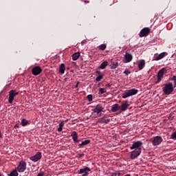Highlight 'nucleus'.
Wrapping results in <instances>:
<instances>
[{"label":"nucleus","instance_id":"f257e3e1","mask_svg":"<svg viewBox=\"0 0 176 176\" xmlns=\"http://www.w3.org/2000/svg\"><path fill=\"white\" fill-rule=\"evenodd\" d=\"M136 94H138V89H135L134 88L126 90L124 93L122 94V98H129V97H131L133 96H135Z\"/></svg>","mask_w":176,"mask_h":176},{"label":"nucleus","instance_id":"f03ea898","mask_svg":"<svg viewBox=\"0 0 176 176\" xmlns=\"http://www.w3.org/2000/svg\"><path fill=\"white\" fill-rule=\"evenodd\" d=\"M162 90L166 96H170V94H171L174 91V87L173 85V82H168V84H165V86L162 88Z\"/></svg>","mask_w":176,"mask_h":176},{"label":"nucleus","instance_id":"7ed1b4c3","mask_svg":"<svg viewBox=\"0 0 176 176\" xmlns=\"http://www.w3.org/2000/svg\"><path fill=\"white\" fill-rule=\"evenodd\" d=\"M164 74H167V69L166 68H162L158 72L157 75V80L155 82L156 85L162 82V79H163V76H164Z\"/></svg>","mask_w":176,"mask_h":176},{"label":"nucleus","instance_id":"20e7f679","mask_svg":"<svg viewBox=\"0 0 176 176\" xmlns=\"http://www.w3.org/2000/svg\"><path fill=\"white\" fill-rule=\"evenodd\" d=\"M16 96H19V92H17V91L12 89L9 91L8 102L10 104L13 103V100H14V97H16Z\"/></svg>","mask_w":176,"mask_h":176},{"label":"nucleus","instance_id":"39448f33","mask_svg":"<svg viewBox=\"0 0 176 176\" xmlns=\"http://www.w3.org/2000/svg\"><path fill=\"white\" fill-rule=\"evenodd\" d=\"M27 168V163L24 161H21L19 166H17V171L19 173H24Z\"/></svg>","mask_w":176,"mask_h":176},{"label":"nucleus","instance_id":"423d86ee","mask_svg":"<svg viewBox=\"0 0 176 176\" xmlns=\"http://www.w3.org/2000/svg\"><path fill=\"white\" fill-rule=\"evenodd\" d=\"M142 148V142L137 141L132 144V146L130 147V149L131 151H133V149H135V151H138V149H141Z\"/></svg>","mask_w":176,"mask_h":176},{"label":"nucleus","instance_id":"0eeeda50","mask_svg":"<svg viewBox=\"0 0 176 176\" xmlns=\"http://www.w3.org/2000/svg\"><path fill=\"white\" fill-rule=\"evenodd\" d=\"M162 142H163V138H162V137L160 136H155L152 141V144L154 146H157V145H160Z\"/></svg>","mask_w":176,"mask_h":176},{"label":"nucleus","instance_id":"6e6552de","mask_svg":"<svg viewBox=\"0 0 176 176\" xmlns=\"http://www.w3.org/2000/svg\"><path fill=\"white\" fill-rule=\"evenodd\" d=\"M151 33V29L149 28H143L140 32V37L143 38V36H148Z\"/></svg>","mask_w":176,"mask_h":176},{"label":"nucleus","instance_id":"1a4fd4ad","mask_svg":"<svg viewBox=\"0 0 176 176\" xmlns=\"http://www.w3.org/2000/svg\"><path fill=\"white\" fill-rule=\"evenodd\" d=\"M32 75H34V76H38V75L42 74V68L39 66L33 67L32 69Z\"/></svg>","mask_w":176,"mask_h":176},{"label":"nucleus","instance_id":"9d476101","mask_svg":"<svg viewBox=\"0 0 176 176\" xmlns=\"http://www.w3.org/2000/svg\"><path fill=\"white\" fill-rule=\"evenodd\" d=\"M142 150L138 149V150H135L131 153V159L132 160H134V159H137L138 157L141 155Z\"/></svg>","mask_w":176,"mask_h":176},{"label":"nucleus","instance_id":"9b49d317","mask_svg":"<svg viewBox=\"0 0 176 176\" xmlns=\"http://www.w3.org/2000/svg\"><path fill=\"white\" fill-rule=\"evenodd\" d=\"M41 159H42V153L41 151H38L36 155L30 157L32 162H38Z\"/></svg>","mask_w":176,"mask_h":176},{"label":"nucleus","instance_id":"f8f14e48","mask_svg":"<svg viewBox=\"0 0 176 176\" xmlns=\"http://www.w3.org/2000/svg\"><path fill=\"white\" fill-rule=\"evenodd\" d=\"M90 171H91V170L89 169V167H85L80 169L78 174H82V176H87L89 175V173H90Z\"/></svg>","mask_w":176,"mask_h":176},{"label":"nucleus","instance_id":"ddd939ff","mask_svg":"<svg viewBox=\"0 0 176 176\" xmlns=\"http://www.w3.org/2000/svg\"><path fill=\"white\" fill-rule=\"evenodd\" d=\"M71 137L72 138V140L75 144H78V142H79V140L78 139V133L76 131H73L71 133Z\"/></svg>","mask_w":176,"mask_h":176},{"label":"nucleus","instance_id":"4468645a","mask_svg":"<svg viewBox=\"0 0 176 176\" xmlns=\"http://www.w3.org/2000/svg\"><path fill=\"white\" fill-rule=\"evenodd\" d=\"M166 52H162L159 55H155L154 56L155 61H159V60H162V58H164V56H166Z\"/></svg>","mask_w":176,"mask_h":176},{"label":"nucleus","instance_id":"2eb2a0df","mask_svg":"<svg viewBox=\"0 0 176 176\" xmlns=\"http://www.w3.org/2000/svg\"><path fill=\"white\" fill-rule=\"evenodd\" d=\"M124 58L126 63H130L133 60V55H131V54L126 52L125 53Z\"/></svg>","mask_w":176,"mask_h":176},{"label":"nucleus","instance_id":"dca6fc26","mask_svg":"<svg viewBox=\"0 0 176 176\" xmlns=\"http://www.w3.org/2000/svg\"><path fill=\"white\" fill-rule=\"evenodd\" d=\"M129 107L128 101L123 102L121 104V111H126Z\"/></svg>","mask_w":176,"mask_h":176},{"label":"nucleus","instance_id":"f3484780","mask_svg":"<svg viewBox=\"0 0 176 176\" xmlns=\"http://www.w3.org/2000/svg\"><path fill=\"white\" fill-rule=\"evenodd\" d=\"M59 72L62 74H64V73L65 72V65L64 63L60 65Z\"/></svg>","mask_w":176,"mask_h":176},{"label":"nucleus","instance_id":"a211bd4d","mask_svg":"<svg viewBox=\"0 0 176 176\" xmlns=\"http://www.w3.org/2000/svg\"><path fill=\"white\" fill-rule=\"evenodd\" d=\"M79 57H80V52H76V53L73 54H72L73 61H76V60H78V58H79Z\"/></svg>","mask_w":176,"mask_h":176},{"label":"nucleus","instance_id":"6ab92c4d","mask_svg":"<svg viewBox=\"0 0 176 176\" xmlns=\"http://www.w3.org/2000/svg\"><path fill=\"white\" fill-rule=\"evenodd\" d=\"M144 67H145V60H141L138 65L139 71L144 69Z\"/></svg>","mask_w":176,"mask_h":176},{"label":"nucleus","instance_id":"aec40b11","mask_svg":"<svg viewBox=\"0 0 176 176\" xmlns=\"http://www.w3.org/2000/svg\"><path fill=\"white\" fill-rule=\"evenodd\" d=\"M109 122H111V119H105V118H100L98 120V123H109Z\"/></svg>","mask_w":176,"mask_h":176},{"label":"nucleus","instance_id":"412c9836","mask_svg":"<svg viewBox=\"0 0 176 176\" xmlns=\"http://www.w3.org/2000/svg\"><path fill=\"white\" fill-rule=\"evenodd\" d=\"M108 67V62L107 61H104L103 63H101L100 66V69H105V68Z\"/></svg>","mask_w":176,"mask_h":176},{"label":"nucleus","instance_id":"4be33fe9","mask_svg":"<svg viewBox=\"0 0 176 176\" xmlns=\"http://www.w3.org/2000/svg\"><path fill=\"white\" fill-rule=\"evenodd\" d=\"M102 109H104V107H102V105L97 104L94 109H91V111H102Z\"/></svg>","mask_w":176,"mask_h":176},{"label":"nucleus","instance_id":"5701e85b","mask_svg":"<svg viewBox=\"0 0 176 176\" xmlns=\"http://www.w3.org/2000/svg\"><path fill=\"white\" fill-rule=\"evenodd\" d=\"M118 66H119V64L117 62H113L110 65L111 69H116V68H118Z\"/></svg>","mask_w":176,"mask_h":176},{"label":"nucleus","instance_id":"b1692460","mask_svg":"<svg viewBox=\"0 0 176 176\" xmlns=\"http://www.w3.org/2000/svg\"><path fill=\"white\" fill-rule=\"evenodd\" d=\"M64 127V121H62L60 124H59V126L58 128V133H61V131H63V128Z\"/></svg>","mask_w":176,"mask_h":176},{"label":"nucleus","instance_id":"393cba45","mask_svg":"<svg viewBox=\"0 0 176 176\" xmlns=\"http://www.w3.org/2000/svg\"><path fill=\"white\" fill-rule=\"evenodd\" d=\"M90 142V140H86L82 142L81 144H79V146H83L85 145H89V143Z\"/></svg>","mask_w":176,"mask_h":176},{"label":"nucleus","instance_id":"a878e982","mask_svg":"<svg viewBox=\"0 0 176 176\" xmlns=\"http://www.w3.org/2000/svg\"><path fill=\"white\" fill-rule=\"evenodd\" d=\"M9 176H19V173L17 172V169L12 171L9 175Z\"/></svg>","mask_w":176,"mask_h":176},{"label":"nucleus","instance_id":"bb28decb","mask_svg":"<svg viewBox=\"0 0 176 176\" xmlns=\"http://www.w3.org/2000/svg\"><path fill=\"white\" fill-rule=\"evenodd\" d=\"M111 111H119V104H115L112 106Z\"/></svg>","mask_w":176,"mask_h":176},{"label":"nucleus","instance_id":"cd10ccee","mask_svg":"<svg viewBox=\"0 0 176 176\" xmlns=\"http://www.w3.org/2000/svg\"><path fill=\"white\" fill-rule=\"evenodd\" d=\"M91 118H98V111H92L91 114Z\"/></svg>","mask_w":176,"mask_h":176},{"label":"nucleus","instance_id":"c85d7f7f","mask_svg":"<svg viewBox=\"0 0 176 176\" xmlns=\"http://www.w3.org/2000/svg\"><path fill=\"white\" fill-rule=\"evenodd\" d=\"M105 117V111H98V117Z\"/></svg>","mask_w":176,"mask_h":176},{"label":"nucleus","instance_id":"c756f323","mask_svg":"<svg viewBox=\"0 0 176 176\" xmlns=\"http://www.w3.org/2000/svg\"><path fill=\"white\" fill-rule=\"evenodd\" d=\"M98 49H99V50H105V49H107V45L102 44V45H99Z\"/></svg>","mask_w":176,"mask_h":176},{"label":"nucleus","instance_id":"7c9ffc66","mask_svg":"<svg viewBox=\"0 0 176 176\" xmlns=\"http://www.w3.org/2000/svg\"><path fill=\"white\" fill-rule=\"evenodd\" d=\"M28 124V121L24 118L22 119L21 125L24 126H27Z\"/></svg>","mask_w":176,"mask_h":176},{"label":"nucleus","instance_id":"2f4dec72","mask_svg":"<svg viewBox=\"0 0 176 176\" xmlns=\"http://www.w3.org/2000/svg\"><path fill=\"white\" fill-rule=\"evenodd\" d=\"M102 78H104V75H100L98 77L96 78V82H100L101 80V79H102Z\"/></svg>","mask_w":176,"mask_h":176},{"label":"nucleus","instance_id":"473e14b6","mask_svg":"<svg viewBox=\"0 0 176 176\" xmlns=\"http://www.w3.org/2000/svg\"><path fill=\"white\" fill-rule=\"evenodd\" d=\"M99 92L100 94H104V93H107L105 88H99Z\"/></svg>","mask_w":176,"mask_h":176},{"label":"nucleus","instance_id":"72a5a7b5","mask_svg":"<svg viewBox=\"0 0 176 176\" xmlns=\"http://www.w3.org/2000/svg\"><path fill=\"white\" fill-rule=\"evenodd\" d=\"M87 98L88 101H89V102L93 101V95H91V94L88 95L87 96Z\"/></svg>","mask_w":176,"mask_h":176},{"label":"nucleus","instance_id":"f704fd0d","mask_svg":"<svg viewBox=\"0 0 176 176\" xmlns=\"http://www.w3.org/2000/svg\"><path fill=\"white\" fill-rule=\"evenodd\" d=\"M123 74H124L127 76L129 74H131V72L129 71V69H125Z\"/></svg>","mask_w":176,"mask_h":176},{"label":"nucleus","instance_id":"c9c22d12","mask_svg":"<svg viewBox=\"0 0 176 176\" xmlns=\"http://www.w3.org/2000/svg\"><path fill=\"white\" fill-rule=\"evenodd\" d=\"M171 139L172 140H176V131L172 133L171 135Z\"/></svg>","mask_w":176,"mask_h":176},{"label":"nucleus","instance_id":"e433bc0d","mask_svg":"<svg viewBox=\"0 0 176 176\" xmlns=\"http://www.w3.org/2000/svg\"><path fill=\"white\" fill-rule=\"evenodd\" d=\"M87 43V40L86 39L82 40V41L81 42L82 46H83V45H86Z\"/></svg>","mask_w":176,"mask_h":176},{"label":"nucleus","instance_id":"4c0bfd02","mask_svg":"<svg viewBox=\"0 0 176 176\" xmlns=\"http://www.w3.org/2000/svg\"><path fill=\"white\" fill-rule=\"evenodd\" d=\"M172 80H173L174 85H175V86L176 87V76H174L172 78Z\"/></svg>","mask_w":176,"mask_h":176},{"label":"nucleus","instance_id":"58836bf2","mask_svg":"<svg viewBox=\"0 0 176 176\" xmlns=\"http://www.w3.org/2000/svg\"><path fill=\"white\" fill-rule=\"evenodd\" d=\"M37 176H45V173L43 172H41L38 173Z\"/></svg>","mask_w":176,"mask_h":176},{"label":"nucleus","instance_id":"ea45409f","mask_svg":"<svg viewBox=\"0 0 176 176\" xmlns=\"http://www.w3.org/2000/svg\"><path fill=\"white\" fill-rule=\"evenodd\" d=\"M96 74H98V75H101V72H100V71H98V70H97L96 72Z\"/></svg>","mask_w":176,"mask_h":176},{"label":"nucleus","instance_id":"a19ab883","mask_svg":"<svg viewBox=\"0 0 176 176\" xmlns=\"http://www.w3.org/2000/svg\"><path fill=\"white\" fill-rule=\"evenodd\" d=\"M106 87H111V84H107V85H106Z\"/></svg>","mask_w":176,"mask_h":176},{"label":"nucleus","instance_id":"79ce46f5","mask_svg":"<svg viewBox=\"0 0 176 176\" xmlns=\"http://www.w3.org/2000/svg\"><path fill=\"white\" fill-rule=\"evenodd\" d=\"M2 138V133L0 131V138Z\"/></svg>","mask_w":176,"mask_h":176},{"label":"nucleus","instance_id":"37998d69","mask_svg":"<svg viewBox=\"0 0 176 176\" xmlns=\"http://www.w3.org/2000/svg\"><path fill=\"white\" fill-rule=\"evenodd\" d=\"M78 85H79V82H78V83L76 85V87H78Z\"/></svg>","mask_w":176,"mask_h":176},{"label":"nucleus","instance_id":"c03bdc74","mask_svg":"<svg viewBox=\"0 0 176 176\" xmlns=\"http://www.w3.org/2000/svg\"><path fill=\"white\" fill-rule=\"evenodd\" d=\"M125 176H131L130 174H126Z\"/></svg>","mask_w":176,"mask_h":176},{"label":"nucleus","instance_id":"a18cd8bd","mask_svg":"<svg viewBox=\"0 0 176 176\" xmlns=\"http://www.w3.org/2000/svg\"><path fill=\"white\" fill-rule=\"evenodd\" d=\"M80 157L83 156V154H80Z\"/></svg>","mask_w":176,"mask_h":176}]
</instances>
